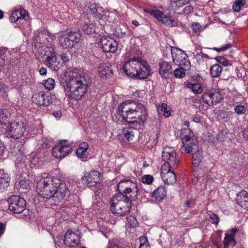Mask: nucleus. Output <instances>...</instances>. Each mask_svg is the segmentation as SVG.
Returning a JSON list of instances; mask_svg holds the SVG:
<instances>
[{
    "label": "nucleus",
    "mask_w": 248,
    "mask_h": 248,
    "mask_svg": "<svg viewBox=\"0 0 248 248\" xmlns=\"http://www.w3.org/2000/svg\"><path fill=\"white\" fill-rule=\"evenodd\" d=\"M118 193L109 202L110 210L114 214L123 216L129 212L132 202L137 199L136 185L130 180H122L117 186Z\"/></svg>",
    "instance_id": "obj_1"
},
{
    "label": "nucleus",
    "mask_w": 248,
    "mask_h": 248,
    "mask_svg": "<svg viewBox=\"0 0 248 248\" xmlns=\"http://www.w3.org/2000/svg\"><path fill=\"white\" fill-rule=\"evenodd\" d=\"M36 189L43 198L51 199L56 203L61 202L68 192L65 184L62 183L57 178L50 177L40 179L37 183Z\"/></svg>",
    "instance_id": "obj_2"
},
{
    "label": "nucleus",
    "mask_w": 248,
    "mask_h": 248,
    "mask_svg": "<svg viewBox=\"0 0 248 248\" xmlns=\"http://www.w3.org/2000/svg\"><path fill=\"white\" fill-rule=\"evenodd\" d=\"M61 84L67 96L78 100L87 93L91 80L87 76H78L75 73L67 75V73L64 74Z\"/></svg>",
    "instance_id": "obj_3"
},
{
    "label": "nucleus",
    "mask_w": 248,
    "mask_h": 248,
    "mask_svg": "<svg viewBox=\"0 0 248 248\" xmlns=\"http://www.w3.org/2000/svg\"><path fill=\"white\" fill-rule=\"evenodd\" d=\"M171 54L173 62L180 66H184L185 68L190 67V62L187 60V56L184 51L175 47H170Z\"/></svg>",
    "instance_id": "obj_4"
},
{
    "label": "nucleus",
    "mask_w": 248,
    "mask_h": 248,
    "mask_svg": "<svg viewBox=\"0 0 248 248\" xmlns=\"http://www.w3.org/2000/svg\"><path fill=\"white\" fill-rule=\"evenodd\" d=\"M9 209L14 214H19L26 207L25 200L19 196L12 195L7 200Z\"/></svg>",
    "instance_id": "obj_5"
},
{
    "label": "nucleus",
    "mask_w": 248,
    "mask_h": 248,
    "mask_svg": "<svg viewBox=\"0 0 248 248\" xmlns=\"http://www.w3.org/2000/svg\"><path fill=\"white\" fill-rule=\"evenodd\" d=\"M163 159L167 161L162 166H167L168 168H174L176 167L179 159L176 156L175 150L170 147H166L162 151Z\"/></svg>",
    "instance_id": "obj_6"
},
{
    "label": "nucleus",
    "mask_w": 248,
    "mask_h": 248,
    "mask_svg": "<svg viewBox=\"0 0 248 248\" xmlns=\"http://www.w3.org/2000/svg\"><path fill=\"white\" fill-rule=\"evenodd\" d=\"M141 64L138 58H134L125 62L123 66V69L127 75L137 78L138 67L140 66Z\"/></svg>",
    "instance_id": "obj_7"
},
{
    "label": "nucleus",
    "mask_w": 248,
    "mask_h": 248,
    "mask_svg": "<svg viewBox=\"0 0 248 248\" xmlns=\"http://www.w3.org/2000/svg\"><path fill=\"white\" fill-rule=\"evenodd\" d=\"M26 131L23 123L13 122L10 124L8 130L9 135L14 139H19L22 137Z\"/></svg>",
    "instance_id": "obj_8"
},
{
    "label": "nucleus",
    "mask_w": 248,
    "mask_h": 248,
    "mask_svg": "<svg viewBox=\"0 0 248 248\" xmlns=\"http://www.w3.org/2000/svg\"><path fill=\"white\" fill-rule=\"evenodd\" d=\"M222 98V93L218 91H210L202 95L203 101L208 106L219 103Z\"/></svg>",
    "instance_id": "obj_9"
},
{
    "label": "nucleus",
    "mask_w": 248,
    "mask_h": 248,
    "mask_svg": "<svg viewBox=\"0 0 248 248\" xmlns=\"http://www.w3.org/2000/svg\"><path fill=\"white\" fill-rule=\"evenodd\" d=\"M33 103L39 106L46 107L51 103V97L44 92L34 93L32 96Z\"/></svg>",
    "instance_id": "obj_10"
},
{
    "label": "nucleus",
    "mask_w": 248,
    "mask_h": 248,
    "mask_svg": "<svg viewBox=\"0 0 248 248\" xmlns=\"http://www.w3.org/2000/svg\"><path fill=\"white\" fill-rule=\"evenodd\" d=\"M161 176L164 183L168 185H173L176 181V175L173 170L168 168L167 166H161Z\"/></svg>",
    "instance_id": "obj_11"
},
{
    "label": "nucleus",
    "mask_w": 248,
    "mask_h": 248,
    "mask_svg": "<svg viewBox=\"0 0 248 248\" xmlns=\"http://www.w3.org/2000/svg\"><path fill=\"white\" fill-rule=\"evenodd\" d=\"M100 173L98 171L93 170L86 174L83 181L87 184V186L91 187L95 186L100 181Z\"/></svg>",
    "instance_id": "obj_12"
},
{
    "label": "nucleus",
    "mask_w": 248,
    "mask_h": 248,
    "mask_svg": "<svg viewBox=\"0 0 248 248\" xmlns=\"http://www.w3.org/2000/svg\"><path fill=\"white\" fill-rule=\"evenodd\" d=\"M136 104L135 102L129 101L123 102L118 107V114L125 121L126 117Z\"/></svg>",
    "instance_id": "obj_13"
},
{
    "label": "nucleus",
    "mask_w": 248,
    "mask_h": 248,
    "mask_svg": "<svg viewBox=\"0 0 248 248\" xmlns=\"http://www.w3.org/2000/svg\"><path fill=\"white\" fill-rule=\"evenodd\" d=\"M156 19L162 23L169 27H174L177 26V21L170 16H167L162 11L156 10Z\"/></svg>",
    "instance_id": "obj_14"
},
{
    "label": "nucleus",
    "mask_w": 248,
    "mask_h": 248,
    "mask_svg": "<svg viewBox=\"0 0 248 248\" xmlns=\"http://www.w3.org/2000/svg\"><path fill=\"white\" fill-rule=\"evenodd\" d=\"M181 136L183 144L193 143L198 144L196 137L193 132L189 128L182 129L181 132Z\"/></svg>",
    "instance_id": "obj_15"
},
{
    "label": "nucleus",
    "mask_w": 248,
    "mask_h": 248,
    "mask_svg": "<svg viewBox=\"0 0 248 248\" xmlns=\"http://www.w3.org/2000/svg\"><path fill=\"white\" fill-rule=\"evenodd\" d=\"M139 61L141 64L140 66H138V74L137 78L142 79L147 78L151 74L150 68L146 62L142 60L141 58H138Z\"/></svg>",
    "instance_id": "obj_16"
},
{
    "label": "nucleus",
    "mask_w": 248,
    "mask_h": 248,
    "mask_svg": "<svg viewBox=\"0 0 248 248\" xmlns=\"http://www.w3.org/2000/svg\"><path fill=\"white\" fill-rule=\"evenodd\" d=\"M172 74V66L169 62L163 61L159 63V74L162 78L168 79Z\"/></svg>",
    "instance_id": "obj_17"
},
{
    "label": "nucleus",
    "mask_w": 248,
    "mask_h": 248,
    "mask_svg": "<svg viewBox=\"0 0 248 248\" xmlns=\"http://www.w3.org/2000/svg\"><path fill=\"white\" fill-rule=\"evenodd\" d=\"M79 242L78 235L71 230H68L65 233L64 243L69 247H74L78 245Z\"/></svg>",
    "instance_id": "obj_18"
},
{
    "label": "nucleus",
    "mask_w": 248,
    "mask_h": 248,
    "mask_svg": "<svg viewBox=\"0 0 248 248\" xmlns=\"http://www.w3.org/2000/svg\"><path fill=\"white\" fill-rule=\"evenodd\" d=\"M100 43L104 52L114 53L117 49V43L108 40L106 37L101 38Z\"/></svg>",
    "instance_id": "obj_19"
},
{
    "label": "nucleus",
    "mask_w": 248,
    "mask_h": 248,
    "mask_svg": "<svg viewBox=\"0 0 248 248\" xmlns=\"http://www.w3.org/2000/svg\"><path fill=\"white\" fill-rule=\"evenodd\" d=\"M236 201L241 208L248 210V192L245 190L239 192L236 196Z\"/></svg>",
    "instance_id": "obj_20"
},
{
    "label": "nucleus",
    "mask_w": 248,
    "mask_h": 248,
    "mask_svg": "<svg viewBox=\"0 0 248 248\" xmlns=\"http://www.w3.org/2000/svg\"><path fill=\"white\" fill-rule=\"evenodd\" d=\"M70 150L66 146H56L52 148L53 155L58 158L65 157L70 152Z\"/></svg>",
    "instance_id": "obj_21"
},
{
    "label": "nucleus",
    "mask_w": 248,
    "mask_h": 248,
    "mask_svg": "<svg viewBox=\"0 0 248 248\" xmlns=\"http://www.w3.org/2000/svg\"><path fill=\"white\" fill-rule=\"evenodd\" d=\"M156 108L158 116L160 118H162L163 116L168 118L171 115L172 112L170 107L166 103L158 104L156 106Z\"/></svg>",
    "instance_id": "obj_22"
},
{
    "label": "nucleus",
    "mask_w": 248,
    "mask_h": 248,
    "mask_svg": "<svg viewBox=\"0 0 248 248\" xmlns=\"http://www.w3.org/2000/svg\"><path fill=\"white\" fill-rule=\"evenodd\" d=\"M98 71L99 76L104 79L108 78L113 74L112 70L105 63L99 64Z\"/></svg>",
    "instance_id": "obj_23"
},
{
    "label": "nucleus",
    "mask_w": 248,
    "mask_h": 248,
    "mask_svg": "<svg viewBox=\"0 0 248 248\" xmlns=\"http://www.w3.org/2000/svg\"><path fill=\"white\" fill-rule=\"evenodd\" d=\"M136 109L137 103L126 117L125 122L131 125L135 126L136 127H140V123L137 120Z\"/></svg>",
    "instance_id": "obj_24"
},
{
    "label": "nucleus",
    "mask_w": 248,
    "mask_h": 248,
    "mask_svg": "<svg viewBox=\"0 0 248 248\" xmlns=\"http://www.w3.org/2000/svg\"><path fill=\"white\" fill-rule=\"evenodd\" d=\"M45 64L53 70H57L60 67L61 63L60 60L57 57L45 58Z\"/></svg>",
    "instance_id": "obj_25"
},
{
    "label": "nucleus",
    "mask_w": 248,
    "mask_h": 248,
    "mask_svg": "<svg viewBox=\"0 0 248 248\" xmlns=\"http://www.w3.org/2000/svg\"><path fill=\"white\" fill-rule=\"evenodd\" d=\"M136 112L138 121L143 123L146 119L147 112L145 108L141 104H137Z\"/></svg>",
    "instance_id": "obj_26"
},
{
    "label": "nucleus",
    "mask_w": 248,
    "mask_h": 248,
    "mask_svg": "<svg viewBox=\"0 0 248 248\" xmlns=\"http://www.w3.org/2000/svg\"><path fill=\"white\" fill-rule=\"evenodd\" d=\"M89 148L88 144L85 142H82L79 144L77 149V156L81 159H85L87 157V151Z\"/></svg>",
    "instance_id": "obj_27"
},
{
    "label": "nucleus",
    "mask_w": 248,
    "mask_h": 248,
    "mask_svg": "<svg viewBox=\"0 0 248 248\" xmlns=\"http://www.w3.org/2000/svg\"><path fill=\"white\" fill-rule=\"evenodd\" d=\"M59 42L60 45L64 49L71 48L74 46L67 33L60 36Z\"/></svg>",
    "instance_id": "obj_28"
},
{
    "label": "nucleus",
    "mask_w": 248,
    "mask_h": 248,
    "mask_svg": "<svg viewBox=\"0 0 248 248\" xmlns=\"http://www.w3.org/2000/svg\"><path fill=\"white\" fill-rule=\"evenodd\" d=\"M45 154L38 152L31 156V163L34 166H40L45 160Z\"/></svg>",
    "instance_id": "obj_29"
},
{
    "label": "nucleus",
    "mask_w": 248,
    "mask_h": 248,
    "mask_svg": "<svg viewBox=\"0 0 248 248\" xmlns=\"http://www.w3.org/2000/svg\"><path fill=\"white\" fill-rule=\"evenodd\" d=\"M10 181V178L7 173H3L0 174V188L1 189L5 190L9 185Z\"/></svg>",
    "instance_id": "obj_30"
},
{
    "label": "nucleus",
    "mask_w": 248,
    "mask_h": 248,
    "mask_svg": "<svg viewBox=\"0 0 248 248\" xmlns=\"http://www.w3.org/2000/svg\"><path fill=\"white\" fill-rule=\"evenodd\" d=\"M139 127H136L135 126L131 125L129 128H124L123 129V134L125 139L128 140H132L134 137V130Z\"/></svg>",
    "instance_id": "obj_31"
},
{
    "label": "nucleus",
    "mask_w": 248,
    "mask_h": 248,
    "mask_svg": "<svg viewBox=\"0 0 248 248\" xmlns=\"http://www.w3.org/2000/svg\"><path fill=\"white\" fill-rule=\"evenodd\" d=\"M222 68L219 64H215L210 68V72L212 78L219 77L222 73Z\"/></svg>",
    "instance_id": "obj_32"
},
{
    "label": "nucleus",
    "mask_w": 248,
    "mask_h": 248,
    "mask_svg": "<svg viewBox=\"0 0 248 248\" xmlns=\"http://www.w3.org/2000/svg\"><path fill=\"white\" fill-rule=\"evenodd\" d=\"M11 116L10 111L7 109H0V124H6L8 118Z\"/></svg>",
    "instance_id": "obj_33"
},
{
    "label": "nucleus",
    "mask_w": 248,
    "mask_h": 248,
    "mask_svg": "<svg viewBox=\"0 0 248 248\" xmlns=\"http://www.w3.org/2000/svg\"><path fill=\"white\" fill-rule=\"evenodd\" d=\"M67 34L74 46L79 42L81 38V34L78 31H70L67 33Z\"/></svg>",
    "instance_id": "obj_34"
},
{
    "label": "nucleus",
    "mask_w": 248,
    "mask_h": 248,
    "mask_svg": "<svg viewBox=\"0 0 248 248\" xmlns=\"http://www.w3.org/2000/svg\"><path fill=\"white\" fill-rule=\"evenodd\" d=\"M198 144L186 143L183 144V148L187 154L198 152Z\"/></svg>",
    "instance_id": "obj_35"
},
{
    "label": "nucleus",
    "mask_w": 248,
    "mask_h": 248,
    "mask_svg": "<svg viewBox=\"0 0 248 248\" xmlns=\"http://www.w3.org/2000/svg\"><path fill=\"white\" fill-rule=\"evenodd\" d=\"M166 190L164 186H160L156 189V200L161 201L166 196Z\"/></svg>",
    "instance_id": "obj_36"
},
{
    "label": "nucleus",
    "mask_w": 248,
    "mask_h": 248,
    "mask_svg": "<svg viewBox=\"0 0 248 248\" xmlns=\"http://www.w3.org/2000/svg\"><path fill=\"white\" fill-rule=\"evenodd\" d=\"M188 88L191 89L192 91L196 94H199L202 93V89L201 85L197 82L192 83L188 82L187 84Z\"/></svg>",
    "instance_id": "obj_37"
},
{
    "label": "nucleus",
    "mask_w": 248,
    "mask_h": 248,
    "mask_svg": "<svg viewBox=\"0 0 248 248\" xmlns=\"http://www.w3.org/2000/svg\"><path fill=\"white\" fill-rule=\"evenodd\" d=\"M100 10L99 8H96L95 4H91L88 7L87 12L90 14H96L99 18H101L103 15L98 12V11Z\"/></svg>",
    "instance_id": "obj_38"
},
{
    "label": "nucleus",
    "mask_w": 248,
    "mask_h": 248,
    "mask_svg": "<svg viewBox=\"0 0 248 248\" xmlns=\"http://www.w3.org/2000/svg\"><path fill=\"white\" fill-rule=\"evenodd\" d=\"M43 84L46 89L48 90H51L54 88L55 81L52 78H48V79L44 80Z\"/></svg>",
    "instance_id": "obj_39"
},
{
    "label": "nucleus",
    "mask_w": 248,
    "mask_h": 248,
    "mask_svg": "<svg viewBox=\"0 0 248 248\" xmlns=\"http://www.w3.org/2000/svg\"><path fill=\"white\" fill-rule=\"evenodd\" d=\"M44 56L46 58L56 56V52L55 48L51 45H50L49 46L47 47V50H46Z\"/></svg>",
    "instance_id": "obj_40"
},
{
    "label": "nucleus",
    "mask_w": 248,
    "mask_h": 248,
    "mask_svg": "<svg viewBox=\"0 0 248 248\" xmlns=\"http://www.w3.org/2000/svg\"><path fill=\"white\" fill-rule=\"evenodd\" d=\"M223 244L225 248H228L229 246H234L235 245V241L233 238L225 235Z\"/></svg>",
    "instance_id": "obj_41"
},
{
    "label": "nucleus",
    "mask_w": 248,
    "mask_h": 248,
    "mask_svg": "<svg viewBox=\"0 0 248 248\" xmlns=\"http://www.w3.org/2000/svg\"><path fill=\"white\" fill-rule=\"evenodd\" d=\"M83 31L87 34H91L94 32L93 25L92 24H84L82 25Z\"/></svg>",
    "instance_id": "obj_42"
},
{
    "label": "nucleus",
    "mask_w": 248,
    "mask_h": 248,
    "mask_svg": "<svg viewBox=\"0 0 248 248\" xmlns=\"http://www.w3.org/2000/svg\"><path fill=\"white\" fill-rule=\"evenodd\" d=\"M246 4L245 0H237L233 4L232 8L235 12H239L242 6Z\"/></svg>",
    "instance_id": "obj_43"
},
{
    "label": "nucleus",
    "mask_w": 248,
    "mask_h": 248,
    "mask_svg": "<svg viewBox=\"0 0 248 248\" xmlns=\"http://www.w3.org/2000/svg\"><path fill=\"white\" fill-rule=\"evenodd\" d=\"M186 69V68H185V69H184V68L181 67L175 69L173 72L175 77L176 78H182L184 77L186 75L185 71Z\"/></svg>",
    "instance_id": "obj_44"
},
{
    "label": "nucleus",
    "mask_w": 248,
    "mask_h": 248,
    "mask_svg": "<svg viewBox=\"0 0 248 248\" xmlns=\"http://www.w3.org/2000/svg\"><path fill=\"white\" fill-rule=\"evenodd\" d=\"M19 13L18 10L12 12L10 17L9 20L12 23L16 22L18 19L20 18L19 16Z\"/></svg>",
    "instance_id": "obj_45"
},
{
    "label": "nucleus",
    "mask_w": 248,
    "mask_h": 248,
    "mask_svg": "<svg viewBox=\"0 0 248 248\" xmlns=\"http://www.w3.org/2000/svg\"><path fill=\"white\" fill-rule=\"evenodd\" d=\"M154 177L151 175H145L141 178V181L144 184L150 185L154 181Z\"/></svg>",
    "instance_id": "obj_46"
},
{
    "label": "nucleus",
    "mask_w": 248,
    "mask_h": 248,
    "mask_svg": "<svg viewBox=\"0 0 248 248\" xmlns=\"http://www.w3.org/2000/svg\"><path fill=\"white\" fill-rule=\"evenodd\" d=\"M216 60L220 64H222L225 66L231 65L230 62L222 56H217L215 58Z\"/></svg>",
    "instance_id": "obj_47"
},
{
    "label": "nucleus",
    "mask_w": 248,
    "mask_h": 248,
    "mask_svg": "<svg viewBox=\"0 0 248 248\" xmlns=\"http://www.w3.org/2000/svg\"><path fill=\"white\" fill-rule=\"evenodd\" d=\"M234 110L235 112L238 115H241L243 114H244L246 111V107L242 105H239L237 106H236L234 108Z\"/></svg>",
    "instance_id": "obj_48"
},
{
    "label": "nucleus",
    "mask_w": 248,
    "mask_h": 248,
    "mask_svg": "<svg viewBox=\"0 0 248 248\" xmlns=\"http://www.w3.org/2000/svg\"><path fill=\"white\" fill-rule=\"evenodd\" d=\"M204 57H205L207 59H209V57L207 55L203 53L197 54L196 55H195L194 58L196 59L197 62L199 64H201L203 62Z\"/></svg>",
    "instance_id": "obj_49"
},
{
    "label": "nucleus",
    "mask_w": 248,
    "mask_h": 248,
    "mask_svg": "<svg viewBox=\"0 0 248 248\" xmlns=\"http://www.w3.org/2000/svg\"><path fill=\"white\" fill-rule=\"evenodd\" d=\"M171 3L175 4V6L180 7L188 2V0H170Z\"/></svg>",
    "instance_id": "obj_50"
},
{
    "label": "nucleus",
    "mask_w": 248,
    "mask_h": 248,
    "mask_svg": "<svg viewBox=\"0 0 248 248\" xmlns=\"http://www.w3.org/2000/svg\"><path fill=\"white\" fill-rule=\"evenodd\" d=\"M127 222L128 226H129L131 228H135L138 224L137 221L134 217H127Z\"/></svg>",
    "instance_id": "obj_51"
},
{
    "label": "nucleus",
    "mask_w": 248,
    "mask_h": 248,
    "mask_svg": "<svg viewBox=\"0 0 248 248\" xmlns=\"http://www.w3.org/2000/svg\"><path fill=\"white\" fill-rule=\"evenodd\" d=\"M232 47V45L231 44H227L224 46H222L220 48L214 47L213 48V49H214L217 51H218V52L225 51L231 48Z\"/></svg>",
    "instance_id": "obj_52"
},
{
    "label": "nucleus",
    "mask_w": 248,
    "mask_h": 248,
    "mask_svg": "<svg viewBox=\"0 0 248 248\" xmlns=\"http://www.w3.org/2000/svg\"><path fill=\"white\" fill-rule=\"evenodd\" d=\"M237 232L238 230L236 228H233L232 230L228 231L225 235L234 239L236 233Z\"/></svg>",
    "instance_id": "obj_53"
},
{
    "label": "nucleus",
    "mask_w": 248,
    "mask_h": 248,
    "mask_svg": "<svg viewBox=\"0 0 248 248\" xmlns=\"http://www.w3.org/2000/svg\"><path fill=\"white\" fill-rule=\"evenodd\" d=\"M210 218L212 223L217 225L219 222V218L217 214L214 213L211 214Z\"/></svg>",
    "instance_id": "obj_54"
},
{
    "label": "nucleus",
    "mask_w": 248,
    "mask_h": 248,
    "mask_svg": "<svg viewBox=\"0 0 248 248\" xmlns=\"http://www.w3.org/2000/svg\"><path fill=\"white\" fill-rule=\"evenodd\" d=\"M107 248H124L122 247L119 244L115 243L112 242H109L107 246Z\"/></svg>",
    "instance_id": "obj_55"
},
{
    "label": "nucleus",
    "mask_w": 248,
    "mask_h": 248,
    "mask_svg": "<svg viewBox=\"0 0 248 248\" xmlns=\"http://www.w3.org/2000/svg\"><path fill=\"white\" fill-rule=\"evenodd\" d=\"M19 13V16H20V18L24 19L27 20L28 17V15L27 12L23 9H20L19 11L18 10Z\"/></svg>",
    "instance_id": "obj_56"
},
{
    "label": "nucleus",
    "mask_w": 248,
    "mask_h": 248,
    "mask_svg": "<svg viewBox=\"0 0 248 248\" xmlns=\"http://www.w3.org/2000/svg\"><path fill=\"white\" fill-rule=\"evenodd\" d=\"M4 56L1 51H0V71L4 65Z\"/></svg>",
    "instance_id": "obj_57"
},
{
    "label": "nucleus",
    "mask_w": 248,
    "mask_h": 248,
    "mask_svg": "<svg viewBox=\"0 0 248 248\" xmlns=\"http://www.w3.org/2000/svg\"><path fill=\"white\" fill-rule=\"evenodd\" d=\"M191 27L193 30L196 32L199 31L202 27L201 25L198 23H193Z\"/></svg>",
    "instance_id": "obj_58"
},
{
    "label": "nucleus",
    "mask_w": 248,
    "mask_h": 248,
    "mask_svg": "<svg viewBox=\"0 0 248 248\" xmlns=\"http://www.w3.org/2000/svg\"><path fill=\"white\" fill-rule=\"evenodd\" d=\"M139 241L140 242V246H141L142 245H149L147 238L145 236H141L140 237Z\"/></svg>",
    "instance_id": "obj_59"
},
{
    "label": "nucleus",
    "mask_w": 248,
    "mask_h": 248,
    "mask_svg": "<svg viewBox=\"0 0 248 248\" xmlns=\"http://www.w3.org/2000/svg\"><path fill=\"white\" fill-rule=\"evenodd\" d=\"M61 59L64 62H66L69 61V56L66 53H62L61 55Z\"/></svg>",
    "instance_id": "obj_60"
},
{
    "label": "nucleus",
    "mask_w": 248,
    "mask_h": 248,
    "mask_svg": "<svg viewBox=\"0 0 248 248\" xmlns=\"http://www.w3.org/2000/svg\"><path fill=\"white\" fill-rule=\"evenodd\" d=\"M144 11L155 17V10L151 8H145Z\"/></svg>",
    "instance_id": "obj_61"
},
{
    "label": "nucleus",
    "mask_w": 248,
    "mask_h": 248,
    "mask_svg": "<svg viewBox=\"0 0 248 248\" xmlns=\"http://www.w3.org/2000/svg\"><path fill=\"white\" fill-rule=\"evenodd\" d=\"M201 155H199L198 159H193V165L194 167H197L202 160Z\"/></svg>",
    "instance_id": "obj_62"
},
{
    "label": "nucleus",
    "mask_w": 248,
    "mask_h": 248,
    "mask_svg": "<svg viewBox=\"0 0 248 248\" xmlns=\"http://www.w3.org/2000/svg\"><path fill=\"white\" fill-rule=\"evenodd\" d=\"M193 11V8L191 6H187L185 7L184 12L186 14L190 13Z\"/></svg>",
    "instance_id": "obj_63"
},
{
    "label": "nucleus",
    "mask_w": 248,
    "mask_h": 248,
    "mask_svg": "<svg viewBox=\"0 0 248 248\" xmlns=\"http://www.w3.org/2000/svg\"><path fill=\"white\" fill-rule=\"evenodd\" d=\"M243 137L246 139H248V128L245 129L243 131Z\"/></svg>",
    "instance_id": "obj_64"
}]
</instances>
